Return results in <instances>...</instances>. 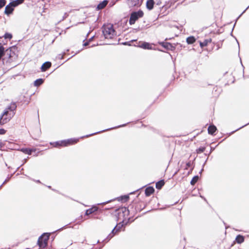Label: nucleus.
<instances>
[{"label": "nucleus", "instance_id": "nucleus-1", "mask_svg": "<svg viewBox=\"0 0 249 249\" xmlns=\"http://www.w3.org/2000/svg\"><path fill=\"white\" fill-rule=\"evenodd\" d=\"M71 222L66 225L62 227L61 228L56 230V231L52 232H44L38 238L37 241L36 245L41 249H45L48 246V241L50 239V234L52 233L55 232L60 231L62 230L65 229L67 228H70L69 226Z\"/></svg>", "mask_w": 249, "mask_h": 249}, {"label": "nucleus", "instance_id": "nucleus-2", "mask_svg": "<svg viewBox=\"0 0 249 249\" xmlns=\"http://www.w3.org/2000/svg\"><path fill=\"white\" fill-rule=\"evenodd\" d=\"M143 188H139L138 189L133 191L128 194L122 195L120 196L115 197L114 198H111L108 200H107L105 202L100 203L99 204H107L111 202L114 201L115 200H117L121 203H125L129 201L130 199V196L133 195H136V197H138L140 194L143 192Z\"/></svg>", "mask_w": 249, "mask_h": 249}, {"label": "nucleus", "instance_id": "nucleus-3", "mask_svg": "<svg viewBox=\"0 0 249 249\" xmlns=\"http://www.w3.org/2000/svg\"><path fill=\"white\" fill-rule=\"evenodd\" d=\"M15 108L16 107L13 106V107H11L5 109L0 118V124L1 125H3L8 123L14 116V110Z\"/></svg>", "mask_w": 249, "mask_h": 249}, {"label": "nucleus", "instance_id": "nucleus-4", "mask_svg": "<svg viewBox=\"0 0 249 249\" xmlns=\"http://www.w3.org/2000/svg\"><path fill=\"white\" fill-rule=\"evenodd\" d=\"M124 226H126L124 224V221H121L117 223L110 233L103 240L102 242H104V244L108 242L115 235L118 234L121 231V228Z\"/></svg>", "mask_w": 249, "mask_h": 249}, {"label": "nucleus", "instance_id": "nucleus-5", "mask_svg": "<svg viewBox=\"0 0 249 249\" xmlns=\"http://www.w3.org/2000/svg\"><path fill=\"white\" fill-rule=\"evenodd\" d=\"M103 33L106 38L111 39L115 36V30L113 28V26L110 24L106 25L104 27Z\"/></svg>", "mask_w": 249, "mask_h": 249}, {"label": "nucleus", "instance_id": "nucleus-6", "mask_svg": "<svg viewBox=\"0 0 249 249\" xmlns=\"http://www.w3.org/2000/svg\"><path fill=\"white\" fill-rule=\"evenodd\" d=\"M78 141L77 139H71L67 140L56 142L53 143H51L54 147L67 146L69 145L76 143Z\"/></svg>", "mask_w": 249, "mask_h": 249}, {"label": "nucleus", "instance_id": "nucleus-7", "mask_svg": "<svg viewBox=\"0 0 249 249\" xmlns=\"http://www.w3.org/2000/svg\"><path fill=\"white\" fill-rule=\"evenodd\" d=\"M143 12L141 11L133 12L131 14L130 19H129V23L131 25L134 24L135 21L141 17H142L143 16Z\"/></svg>", "mask_w": 249, "mask_h": 249}, {"label": "nucleus", "instance_id": "nucleus-8", "mask_svg": "<svg viewBox=\"0 0 249 249\" xmlns=\"http://www.w3.org/2000/svg\"><path fill=\"white\" fill-rule=\"evenodd\" d=\"M123 210H121V207H119L115 210L114 216H115L116 221L118 222L119 220L123 218L122 221H124V224H125L124 216L123 214Z\"/></svg>", "mask_w": 249, "mask_h": 249}, {"label": "nucleus", "instance_id": "nucleus-9", "mask_svg": "<svg viewBox=\"0 0 249 249\" xmlns=\"http://www.w3.org/2000/svg\"><path fill=\"white\" fill-rule=\"evenodd\" d=\"M147 206V204H144L143 202L140 201L137 203H135L132 205V207H134L135 213L140 212L143 209H144Z\"/></svg>", "mask_w": 249, "mask_h": 249}, {"label": "nucleus", "instance_id": "nucleus-10", "mask_svg": "<svg viewBox=\"0 0 249 249\" xmlns=\"http://www.w3.org/2000/svg\"><path fill=\"white\" fill-rule=\"evenodd\" d=\"M121 210H123V214L124 215V220H125V225H127L129 223V218H127V216L129 215L130 213V211L127 207H120Z\"/></svg>", "mask_w": 249, "mask_h": 249}, {"label": "nucleus", "instance_id": "nucleus-11", "mask_svg": "<svg viewBox=\"0 0 249 249\" xmlns=\"http://www.w3.org/2000/svg\"><path fill=\"white\" fill-rule=\"evenodd\" d=\"M99 203H100L95 204V205H93L91 208H90L88 209H87L85 212L84 216H88V215L91 214L97 211L98 209V208L97 207L98 205H104L105 204H99Z\"/></svg>", "mask_w": 249, "mask_h": 249}, {"label": "nucleus", "instance_id": "nucleus-12", "mask_svg": "<svg viewBox=\"0 0 249 249\" xmlns=\"http://www.w3.org/2000/svg\"><path fill=\"white\" fill-rule=\"evenodd\" d=\"M245 241V237L242 234H238L236 235L235 240L233 242V243L231 245L230 247L229 248V249H230V248L233 246V244H234V242H236L237 244H241L243 243Z\"/></svg>", "mask_w": 249, "mask_h": 249}, {"label": "nucleus", "instance_id": "nucleus-13", "mask_svg": "<svg viewBox=\"0 0 249 249\" xmlns=\"http://www.w3.org/2000/svg\"><path fill=\"white\" fill-rule=\"evenodd\" d=\"M141 0H128L127 4L130 7L140 6L141 4Z\"/></svg>", "mask_w": 249, "mask_h": 249}, {"label": "nucleus", "instance_id": "nucleus-14", "mask_svg": "<svg viewBox=\"0 0 249 249\" xmlns=\"http://www.w3.org/2000/svg\"><path fill=\"white\" fill-rule=\"evenodd\" d=\"M202 188H194L191 192L190 190L188 191V193L189 195H191L192 196H197L198 195L200 196V191L202 190Z\"/></svg>", "mask_w": 249, "mask_h": 249}, {"label": "nucleus", "instance_id": "nucleus-15", "mask_svg": "<svg viewBox=\"0 0 249 249\" xmlns=\"http://www.w3.org/2000/svg\"><path fill=\"white\" fill-rule=\"evenodd\" d=\"M144 189V195L146 197H148L153 195L155 193V188H143Z\"/></svg>", "mask_w": 249, "mask_h": 249}, {"label": "nucleus", "instance_id": "nucleus-16", "mask_svg": "<svg viewBox=\"0 0 249 249\" xmlns=\"http://www.w3.org/2000/svg\"><path fill=\"white\" fill-rule=\"evenodd\" d=\"M139 47L144 49L151 50L152 49V45L147 42H142L141 43Z\"/></svg>", "mask_w": 249, "mask_h": 249}, {"label": "nucleus", "instance_id": "nucleus-17", "mask_svg": "<svg viewBox=\"0 0 249 249\" xmlns=\"http://www.w3.org/2000/svg\"><path fill=\"white\" fill-rule=\"evenodd\" d=\"M14 10L13 7L9 4L5 8V13L7 15L11 14Z\"/></svg>", "mask_w": 249, "mask_h": 249}, {"label": "nucleus", "instance_id": "nucleus-18", "mask_svg": "<svg viewBox=\"0 0 249 249\" xmlns=\"http://www.w3.org/2000/svg\"><path fill=\"white\" fill-rule=\"evenodd\" d=\"M51 66V63L50 62H46L44 63L41 66V71H45L48 69H49Z\"/></svg>", "mask_w": 249, "mask_h": 249}, {"label": "nucleus", "instance_id": "nucleus-19", "mask_svg": "<svg viewBox=\"0 0 249 249\" xmlns=\"http://www.w3.org/2000/svg\"><path fill=\"white\" fill-rule=\"evenodd\" d=\"M24 0H16L11 2L10 4L13 7H16L18 5L22 3Z\"/></svg>", "mask_w": 249, "mask_h": 249}, {"label": "nucleus", "instance_id": "nucleus-20", "mask_svg": "<svg viewBox=\"0 0 249 249\" xmlns=\"http://www.w3.org/2000/svg\"><path fill=\"white\" fill-rule=\"evenodd\" d=\"M154 4L153 0H148L146 2L147 8L149 10H151L153 8Z\"/></svg>", "mask_w": 249, "mask_h": 249}, {"label": "nucleus", "instance_id": "nucleus-21", "mask_svg": "<svg viewBox=\"0 0 249 249\" xmlns=\"http://www.w3.org/2000/svg\"><path fill=\"white\" fill-rule=\"evenodd\" d=\"M208 132L210 134H213L216 130V127L214 125H210L208 128Z\"/></svg>", "mask_w": 249, "mask_h": 249}, {"label": "nucleus", "instance_id": "nucleus-22", "mask_svg": "<svg viewBox=\"0 0 249 249\" xmlns=\"http://www.w3.org/2000/svg\"><path fill=\"white\" fill-rule=\"evenodd\" d=\"M211 42V39H205L203 42H200V46L201 48H203L208 45L209 43Z\"/></svg>", "mask_w": 249, "mask_h": 249}, {"label": "nucleus", "instance_id": "nucleus-23", "mask_svg": "<svg viewBox=\"0 0 249 249\" xmlns=\"http://www.w3.org/2000/svg\"><path fill=\"white\" fill-rule=\"evenodd\" d=\"M107 1H106V0L103 1L102 2L99 3L98 5L97 8L98 10L102 9L104 8L107 5Z\"/></svg>", "mask_w": 249, "mask_h": 249}, {"label": "nucleus", "instance_id": "nucleus-24", "mask_svg": "<svg viewBox=\"0 0 249 249\" xmlns=\"http://www.w3.org/2000/svg\"><path fill=\"white\" fill-rule=\"evenodd\" d=\"M195 41L196 39L194 36L188 37L186 39L187 42L190 44H193Z\"/></svg>", "mask_w": 249, "mask_h": 249}, {"label": "nucleus", "instance_id": "nucleus-25", "mask_svg": "<svg viewBox=\"0 0 249 249\" xmlns=\"http://www.w3.org/2000/svg\"><path fill=\"white\" fill-rule=\"evenodd\" d=\"M43 80L42 79H38L36 80L34 82V85H35V86L38 87V86H40V85H41L43 83Z\"/></svg>", "mask_w": 249, "mask_h": 249}, {"label": "nucleus", "instance_id": "nucleus-26", "mask_svg": "<svg viewBox=\"0 0 249 249\" xmlns=\"http://www.w3.org/2000/svg\"><path fill=\"white\" fill-rule=\"evenodd\" d=\"M21 151L24 153L27 154L28 155H31L33 150L28 148H23L21 149Z\"/></svg>", "mask_w": 249, "mask_h": 249}, {"label": "nucleus", "instance_id": "nucleus-27", "mask_svg": "<svg viewBox=\"0 0 249 249\" xmlns=\"http://www.w3.org/2000/svg\"><path fill=\"white\" fill-rule=\"evenodd\" d=\"M199 177L196 176L194 177L191 181V184L193 186L195 185V183L198 181Z\"/></svg>", "mask_w": 249, "mask_h": 249}, {"label": "nucleus", "instance_id": "nucleus-28", "mask_svg": "<svg viewBox=\"0 0 249 249\" xmlns=\"http://www.w3.org/2000/svg\"><path fill=\"white\" fill-rule=\"evenodd\" d=\"M88 217H87V218H84L83 217V215H81L78 218V219H75V221H77V224H80L81 222H82V221H84L85 220L88 219Z\"/></svg>", "mask_w": 249, "mask_h": 249}, {"label": "nucleus", "instance_id": "nucleus-29", "mask_svg": "<svg viewBox=\"0 0 249 249\" xmlns=\"http://www.w3.org/2000/svg\"><path fill=\"white\" fill-rule=\"evenodd\" d=\"M164 185L163 180H161L156 183V187H162Z\"/></svg>", "mask_w": 249, "mask_h": 249}, {"label": "nucleus", "instance_id": "nucleus-30", "mask_svg": "<svg viewBox=\"0 0 249 249\" xmlns=\"http://www.w3.org/2000/svg\"><path fill=\"white\" fill-rule=\"evenodd\" d=\"M6 4L5 0H0V9L3 7Z\"/></svg>", "mask_w": 249, "mask_h": 249}, {"label": "nucleus", "instance_id": "nucleus-31", "mask_svg": "<svg viewBox=\"0 0 249 249\" xmlns=\"http://www.w3.org/2000/svg\"><path fill=\"white\" fill-rule=\"evenodd\" d=\"M12 35L11 34L6 33L4 35V38L6 39H7V38L11 39V38H12Z\"/></svg>", "mask_w": 249, "mask_h": 249}, {"label": "nucleus", "instance_id": "nucleus-32", "mask_svg": "<svg viewBox=\"0 0 249 249\" xmlns=\"http://www.w3.org/2000/svg\"><path fill=\"white\" fill-rule=\"evenodd\" d=\"M199 196L202 198L205 202H206L210 207H211V205L208 203L206 198L203 196H202L201 194H200Z\"/></svg>", "mask_w": 249, "mask_h": 249}, {"label": "nucleus", "instance_id": "nucleus-33", "mask_svg": "<svg viewBox=\"0 0 249 249\" xmlns=\"http://www.w3.org/2000/svg\"><path fill=\"white\" fill-rule=\"evenodd\" d=\"M6 133V130L4 129H0V134H4Z\"/></svg>", "mask_w": 249, "mask_h": 249}, {"label": "nucleus", "instance_id": "nucleus-34", "mask_svg": "<svg viewBox=\"0 0 249 249\" xmlns=\"http://www.w3.org/2000/svg\"><path fill=\"white\" fill-rule=\"evenodd\" d=\"M222 222L225 226L226 229H227L228 228H230V225H227L223 220L222 221Z\"/></svg>", "mask_w": 249, "mask_h": 249}, {"label": "nucleus", "instance_id": "nucleus-35", "mask_svg": "<svg viewBox=\"0 0 249 249\" xmlns=\"http://www.w3.org/2000/svg\"><path fill=\"white\" fill-rule=\"evenodd\" d=\"M222 222L225 226L226 229H227L228 228H230V225H227L223 220L222 221Z\"/></svg>", "mask_w": 249, "mask_h": 249}, {"label": "nucleus", "instance_id": "nucleus-36", "mask_svg": "<svg viewBox=\"0 0 249 249\" xmlns=\"http://www.w3.org/2000/svg\"><path fill=\"white\" fill-rule=\"evenodd\" d=\"M204 151V148H200L198 149V153H201V152H203V151Z\"/></svg>", "mask_w": 249, "mask_h": 249}, {"label": "nucleus", "instance_id": "nucleus-37", "mask_svg": "<svg viewBox=\"0 0 249 249\" xmlns=\"http://www.w3.org/2000/svg\"><path fill=\"white\" fill-rule=\"evenodd\" d=\"M50 188V189H52V190L53 191L55 192H57V193H59V194H60V193L59 192V191H58V190H57L55 189L54 188Z\"/></svg>", "mask_w": 249, "mask_h": 249}, {"label": "nucleus", "instance_id": "nucleus-38", "mask_svg": "<svg viewBox=\"0 0 249 249\" xmlns=\"http://www.w3.org/2000/svg\"><path fill=\"white\" fill-rule=\"evenodd\" d=\"M178 201H176V202H174L173 204H170V205H168V206H167V207H170L171 206H173V205H174L176 204V203H177L178 202Z\"/></svg>", "mask_w": 249, "mask_h": 249}, {"label": "nucleus", "instance_id": "nucleus-39", "mask_svg": "<svg viewBox=\"0 0 249 249\" xmlns=\"http://www.w3.org/2000/svg\"><path fill=\"white\" fill-rule=\"evenodd\" d=\"M55 236H56V235H53V236H52L51 237V238H52V242H53V241L54 240V239H55Z\"/></svg>", "mask_w": 249, "mask_h": 249}, {"label": "nucleus", "instance_id": "nucleus-40", "mask_svg": "<svg viewBox=\"0 0 249 249\" xmlns=\"http://www.w3.org/2000/svg\"><path fill=\"white\" fill-rule=\"evenodd\" d=\"M151 211H152V210H149V211H146V212H145L143 213V214L147 213H149V212H150Z\"/></svg>", "mask_w": 249, "mask_h": 249}, {"label": "nucleus", "instance_id": "nucleus-41", "mask_svg": "<svg viewBox=\"0 0 249 249\" xmlns=\"http://www.w3.org/2000/svg\"><path fill=\"white\" fill-rule=\"evenodd\" d=\"M112 207H109V208H105V210H108V209L111 208Z\"/></svg>", "mask_w": 249, "mask_h": 249}, {"label": "nucleus", "instance_id": "nucleus-42", "mask_svg": "<svg viewBox=\"0 0 249 249\" xmlns=\"http://www.w3.org/2000/svg\"><path fill=\"white\" fill-rule=\"evenodd\" d=\"M158 210H164V208H159Z\"/></svg>", "mask_w": 249, "mask_h": 249}, {"label": "nucleus", "instance_id": "nucleus-43", "mask_svg": "<svg viewBox=\"0 0 249 249\" xmlns=\"http://www.w3.org/2000/svg\"><path fill=\"white\" fill-rule=\"evenodd\" d=\"M187 197H188V196H186L185 198H184L182 200L181 202H182L184 199H186Z\"/></svg>", "mask_w": 249, "mask_h": 249}, {"label": "nucleus", "instance_id": "nucleus-44", "mask_svg": "<svg viewBox=\"0 0 249 249\" xmlns=\"http://www.w3.org/2000/svg\"><path fill=\"white\" fill-rule=\"evenodd\" d=\"M84 45L85 46H87V45H88V43H85Z\"/></svg>", "mask_w": 249, "mask_h": 249}, {"label": "nucleus", "instance_id": "nucleus-45", "mask_svg": "<svg viewBox=\"0 0 249 249\" xmlns=\"http://www.w3.org/2000/svg\"><path fill=\"white\" fill-rule=\"evenodd\" d=\"M157 189H158L159 190H160L162 188H156Z\"/></svg>", "mask_w": 249, "mask_h": 249}, {"label": "nucleus", "instance_id": "nucleus-46", "mask_svg": "<svg viewBox=\"0 0 249 249\" xmlns=\"http://www.w3.org/2000/svg\"><path fill=\"white\" fill-rule=\"evenodd\" d=\"M84 205L85 206H86V207H87V206H88V205H84Z\"/></svg>", "mask_w": 249, "mask_h": 249}]
</instances>
